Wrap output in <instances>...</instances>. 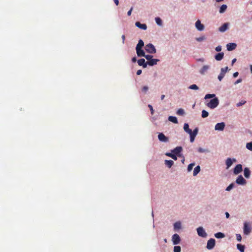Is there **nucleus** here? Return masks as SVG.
I'll return each mask as SVG.
<instances>
[{
  "label": "nucleus",
  "mask_w": 252,
  "mask_h": 252,
  "mask_svg": "<svg viewBox=\"0 0 252 252\" xmlns=\"http://www.w3.org/2000/svg\"><path fill=\"white\" fill-rule=\"evenodd\" d=\"M144 43L142 39L138 41V43L136 46V51L138 57H144L148 61L151 60L153 56L150 55H145L142 47L144 46Z\"/></svg>",
  "instance_id": "f257e3e1"
},
{
  "label": "nucleus",
  "mask_w": 252,
  "mask_h": 252,
  "mask_svg": "<svg viewBox=\"0 0 252 252\" xmlns=\"http://www.w3.org/2000/svg\"><path fill=\"white\" fill-rule=\"evenodd\" d=\"M219 104V99L217 97H215L208 102L206 104V105L209 108L213 109L216 108L218 106Z\"/></svg>",
  "instance_id": "f03ea898"
},
{
  "label": "nucleus",
  "mask_w": 252,
  "mask_h": 252,
  "mask_svg": "<svg viewBox=\"0 0 252 252\" xmlns=\"http://www.w3.org/2000/svg\"><path fill=\"white\" fill-rule=\"evenodd\" d=\"M252 231V227L250 222H245L244 223L243 232L244 234L248 235Z\"/></svg>",
  "instance_id": "7ed1b4c3"
},
{
  "label": "nucleus",
  "mask_w": 252,
  "mask_h": 252,
  "mask_svg": "<svg viewBox=\"0 0 252 252\" xmlns=\"http://www.w3.org/2000/svg\"><path fill=\"white\" fill-rule=\"evenodd\" d=\"M147 52L150 54H154L156 53V49L155 46L152 43L147 44L145 47Z\"/></svg>",
  "instance_id": "20e7f679"
},
{
  "label": "nucleus",
  "mask_w": 252,
  "mask_h": 252,
  "mask_svg": "<svg viewBox=\"0 0 252 252\" xmlns=\"http://www.w3.org/2000/svg\"><path fill=\"white\" fill-rule=\"evenodd\" d=\"M215 240L213 238H211L207 242L206 248L208 250H212L215 247Z\"/></svg>",
  "instance_id": "39448f33"
},
{
  "label": "nucleus",
  "mask_w": 252,
  "mask_h": 252,
  "mask_svg": "<svg viewBox=\"0 0 252 252\" xmlns=\"http://www.w3.org/2000/svg\"><path fill=\"white\" fill-rule=\"evenodd\" d=\"M172 241L174 245H177L180 243L181 239L177 234H174L172 237Z\"/></svg>",
  "instance_id": "423d86ee"
},
{
  "label": "nucleus",
  "mask_w": 252,
  "mask_h": 252,
  "mask_svg": "<svg viewBox=\"0 0 252 252\" xmlns=\"http://www.w3.org/2000/svg\"><path fill=\"white\" fill-rule=\"evenodd\" d=\"M197 234L199 236L202 237H206L207 235L202 227H199L197 228Z\"/></svg>",
  "instance_id": "0eeeda50"
},
{
  "label": "nucleus",
  "mask_w": 252,
  "mask_h": 252,
  "mask_svg": "<svg viewBox=\"0 0 252 252\" xmlns=\"http://www.w3.org/2000/svg\"><path fill=\"white\" fill-rule=\"evenodd\" d=\"M228 69V68L227 66L221 68V72L219 75L218 76V79L220 81H221L222 78L224 77L225 74L226 73Z\"/></svg>",
  "instance_id": "6e6552de"
},
{
  "label": "nucleus",
  "mask_w": 252,
  "mask_h": 252,
  "mask_svg": "<svg viewBox=\"0 0 252 252\" xmlns=\"http://www.w3.org/2000/svg\"><path fill=\"white\" fill-rule=\"evenodd\" d=\"M236 183L238 185H244L247 182L242 175H239L236 180Z\"/></svg>",
  "instance_id": "1a4fd4ad"
},
{
  "label": "nucleus",
  "mask_w": 252,
  "mask_h": 252,
  "mask_svg": "<svg viewBox=\"0 0 252 252\" xmlns=\"http://www.w3.org/2000/svg\"><path fill=\"white\" fill-rule=\"evenodd\" d=\"M224 127H225L224 123L221 122V123L217 124L215 126V129L216 130L222 131L224 129Z\"/></svg>",
  "instance_id": "9d476101"
},
{
  "label": "nucleus",
  "mask_w": 252,
  "mask_h": 252,
  "mask_svg": "<svg viewBox=\"0 0 252 252\" xmlns=\"http://www.w3.org/2000/svg\"><path fill=\"white\" fill-rule=\"evenodd\" d=\"M243 170L242 165L240 164H237L234 168L233 172L234 174L237 175L241 173Z\"/></svg>",
  "instance_id": "9b49d317"
},
{
  "label": "nucleus",
  "mask_w": 252,
  "mask_h": 252,
  "mask_svg": "<svg viewBox=\"0 0 252 252\" xmlns=\"http://www.w3.org/2000/svg\"><path fill=\"white\" fill-rule=\"evenodd\" d=\"M158 138L160 141L167 142L168 141V138L162 133H159L158 135Z\"/></svg>",
  "instance_id": "f8f14e48"
},
{
  "label": "nucleus",
  "mask_w": 252,
  "mask_h": 252,
  "mask_svg": "<svg viewBox=\"0 0 252 252\" xmlns=\"http://www.w3.org/2000/svg\"><path fill=\"white\" fill-rule=\"evenodd\" d=\"M195 27L199 31H202L204 29V26L201 23L199 20H198L195 23Z\"/></svg>",
  "instance_id": "ddd939ff"
},
{
  "label": "nucleus",
  "mask_w": 252,
  "mask_h": 252,
  "mask_svg": "<svg viewBox=\"0 0 252 252\" xmlns=\"http://www.w3.org/2000/svg\"><path fill=\"white\" fill-rule=\"evenodd\" d=\"M182 147L178 146V147H176L174 150H173L172 151V153H174L175 155H176V156L178 155L180 157V154L182 152Z\"/></svg>",
  "instance_id": "4468645a"
},
{
  "label": "nucleus",
  "mask_w": 252,
  "mask_h": 252,
  "mask_svg": "<svg viewBox=\"0 0 252 252\" xmlns=\"http://www.w3.org/2000/svg\"><path fill=\"white\" fill-rule=\"evenodd\" d=\"M237 45L234 43H230L227 44L226 47L228 51H232L236 49Z\"/></svg>",
  "instance_id": "2eb2a0df"
},
{
  "label": "nucleus",
  "mask_w": 252,
  "mask_h": 252,
  "mask_svg": "<svg viewBox=\"0 0 252 252\" xmlns=\"http://www.w3.org/2000/svg\"><path fill=\"white\" fill-rule=\"evenodd\" d=\"M233 161H236V159L235 158L232 159L229 158H227L226 160V169H228L232 165Z\"/></svg>",
  "instance_id": "dca6fc26"
},
{
  "label": "nucleus",
  "mask_w": 252,
  "mask_h": 252,
  "mask_svg": "<svg viewBox=\"0 0 252 252\" xmlns=\"http://www.w3.org/2000/svg\"><path fill=\"white\" fill-rule=\"evenodd\" d=\"M210 66L208 65H204L199 70L200 73L202 75L204 74L206 72H207Z\"/></svg>",
  "instance_id": "f3484780"
},
{
  "label": "nucleus",
  "mask_w": 252,
  "mask_h": 252,
  "mask_svg": "<svg viewBox=\"0 0 252 252\" xmlns=\"http://www.w3.org/2000/svg\"><path fill=\"white\" fill-rule=\"evenodd\" d=\"M137 63L139 65L142 66L143 68H146L147 66V63H145L144 59L138 60Z\"/></svg>",
  "instance_id": "a211bd4d"
},
{
  "label": "nucleus",
  "mask_w": 252,
  "mask_h": 252,
  "mask_svg": "<svg viewBox=\"0 0 252 252\" xmlns=\"http://www.w3.org/2000/svg\"><path fill=\"white\" fill-rule=\"evenodd\" d=\"M159 61L158 59H152L149 61H148L147 64L150 66H153L157 64V63Z\"/></svg>",
  "instance_id": "6ab92c4d"
},
{
  "label": "nucleus",
  "mask_w": 252,
  "mask_h": 252,
  "mask_svg": "<svg viewBox=\"0 0 252 252\" xmlns=\"http://www.w3.org/2000/svg\"><path fill=\"white\" fill-rule=\"evenodd\" d=\"M135 25L136 27L142 30H146L147 29V25L145 24H141L139 22H136L135 23Z\"/></svg>",
  "instance_id": "aec40b11"
},
{
  "label": "nucleus",
  "mask_w": 252,
  "mask_h": 252,
  "mask_svg": "<svg viewBox=\"0 0 252 252\" xmlns=\"http://www.w3.org/2000/svg\"><path fill=\"white\" fill-rule=\"evenodd\" d=\"M223 56L224 53L223 52H220L216 54L215 56V58L217 61H220L223 58Z\"/></svg>",
  "instance_id": "412c9836"
},
{
  "label": "nucleus",
  "mask_w": 252,
  "mask_h": 252,
  "mask_svg": "<svg viewBox=\"0 0 252 252\" xmlns=\"http://www.w3.org/2000/svg\"><path fill=\"white\" fill-rule=\"evenodd\" d=\"M228 23H224L219 28V31L221 32H224L228 29Z\"/></svg>",
  "instance_id": "4be33fe9"
},
{
  "label": "nucleus",
  "mask_w": 252,
  "mask_h": 252,
  "mask_svg": "<svg viewBox=\"0 0 252 252\" xmlns=\"http://www.w3.org/2000/svg\"><path fill=\"white\" fill-rule=\"evenodd\" d=\"M251 171L248 167H246L244 170V174L246 178H249L250 176Z\"/></svg>",
  "instance_id": "5701e85b"
},
{
  "label": "nucleus",
  "mask_w": 252,
  "mask_h": 252,
  "mask_svg": "<svg viewBox=\"0 0 252 252\" xmlns=\"http://www.w3.org/2000/svg\"><path fill=\"white\" fill-rule=\"evenodd\" d=\"M174 162L172 160H165V164L169 168L171 167V166L173 165Z\"/></svg>",
  "instance_id": "b1692460"
},
{
  "label": "nucleus",
  "mask_w": 252,
  "mask_h": 252,
  "mask_svg": "<svg viewBox=\"0 0 252 252\" xmlns=\"http://www.w3.org/2000/svg\"><path fill=\"white\" fill-rule=\"evenodd\" d=\"M184 129L186 132H187L189 134L191 133V129L189 128V126L188 124L186 123L184 124Z\"/></svg>",
  "instance_id": "393cba45"
},
{
  "label": "nucleus",
  "mask_w": 252,
  "mask_h": 252,
  "mask_svg": "<svg viewBox=\"0 0 252 252\" xmlns=\"http://www.w3.org/2000/svg\"><path fill=\"white\" fill-rule=\"evenodd\" d=\"M168 120L174 124L178 123V120L176 117L174 116H169L168 117Z\"/></svg>",
  "instance_id": "a878e982"
},
{
  "label": "nucleus",
  "mask_w": 252,
  "mask_h": 252,
  "mask_svg": "<svg viewBox=\"0 0 252 252\" xmlns=\"http://www.w3.org/2000/svg\"><path fill=\"white\" fill-rule=\"evenodd\" d=\"M181 228V223L180 221L176 222L174 224V228L175 230L179 229Z\"/></svg>",
  "instance_id": "bb28decb"
},
{
  "label": "nucleus",
  "mask_w": 252,
  "mask_h": 252,
  "mask_svg": "<svg viewBox=\"0 0 252 252\" xmlns=\"http://www.w3.org/2000/svg\"><path fill=\"white\" fill-rule=\"evenodd\" d=\"M215 236L217 238H223L225 237V235L221 232H218L215 234Z\"/></svg>",
  "instance_id": "cd10ccee"
},
{
  "label": "nucleus",
  "mask_w": 252,
  "mask_h": 252,
  "mask_svg": "<svg viewBox=\"0 0 252 252\" xmlns=\"http://www.w3.org/2000/svg\"><path fill=\"white\" fill-rule=\"evenodd\" d=\"M237 248L241 252H244L245 246L244 245H242L240 244H238L237 245Z\"/></svg>",
  "instance_id": "c85d7f7f"
},
{
  "label": "nucleus",
  "mask_w": 252,
  "mask_h": 252,
  "mask_svg": "<svg viewBox=\"0 0 252 252\" xmlns=\"http://www.w3.org/2000/svg\"><path fill=\"white\" fill-rule=\"evenodd\" d=\"M200 171V167L199 165L195 167L193 170V176H196Z\"/></svg>",
  "instance_id": "c756f323"
},
{
  "label": "nucleus",
  "mask_w": 252,
  "mask_h": 252,
  "mask_svg": "<svg viewBox=\"0 0 252 252\" xmlns=\"http://www.w3.org/2000/svg\"><path fill=\"white\" fill-rule=\"evenodd\" d=\"M226 8H227L226 5H225V4L222 5L220 6V10H219L220 13H223L226 10Z\"/></svg>",
  "instance_id": "7c9ffc66"
},
{
  "label": "nucleus",
  "mask_w": 252,
  "mask_h": 252,
  "mask_svg": "<svg viewBox=\"0 0 252 252\" xmlns=\"http://www.w3.org/2000/svg\"><path fill=\"white\" fill-rule=\"evenodd\" d=\"M215 97H216V95L215 94H207L205 95V97H204V98L205 99H209V98H215Z\"/></svg>",
  "instance_id": "2f4dec72"
},
{
  "label": "nucleus",
  "mask_w": 252,
  "mask_h": 252,
  "mask_svg": "<svg viewBox=\"0 0 252 252\" xmlns=\"http://www.w3.org/2000/svg\"><path fill=\"white\" fill-rule=\"evenodd\" d=\"M166 156L171 157L173 159L176 160L177 159V156L175 155L174 153H167L166 154Z\"/></svg>",
  "instance_id": "473e14b6"
},
{
  "label": "nucleus",
  "mask_w": 252,
  "mask_h": 252,
  "mask_svg": "<svg viewBox=\"0 0 252 252\" xmlns=\"http://www.w3.org/2000/svg\"><path fill=\"white\" fill-rule=\"evenodd\" d=\"M155 21H156V23L159 25V26H161L162 24V20H161V19L159 17H156L155 18Z\"/></svg>",
  "instance_id": "72a5a7b5"
},
{
  "label": "nucleus",
  "mask_w": 252,
  "mask_h": 252,
  "mask_svg": "<svg viewBox=\"0 0 252 252\" xmlns=\"http://www.w3.org/2000/svg\"><path fill=\"white\" fill-rule=\"evenodd\" d=\"M208 115H209V113L207 111H206L205 110H203L202 111L201 116L202 118H206L208 116Z\"/></svg>",
  "instance_id": "f704fd0d"
},
{
  "label": "nucleus",
  "mask_w": 252,
  "mask_h": 252,
  "mask_svg": "<svg viewBox=\"0 0 252 252\" xmlns=\"http://www.w3.org/2000/svg\"><path fill=\"white\" fill-rule=\"evenodd\" d=\"M198 129L197 127H196L194 130L193 131H192V130H191V133H189V134H191L192 135H194L195 136H196V135L197 134V133H198Z\"/></svg>",
  "instance_id": "c9c22d12"
},
{
  "label": "nucleus",
  "mask_w": 252,
  "mask_h": 252,
  "mask_svg": "<svg viewBox=\"0 0 252 252\" xmlns=\"http://www.w3.org/2000/svg\"><path fill=\"white\" fill-rule=\"evenodd\" d=\"M189 88L190 89H191V90H197L198 89V86L195 84H193V85L189 86Z\"/></svg>",
  "instance_id": "e433bc0d"
},
{
  "label": "nucleus",
  "mask_w": 252,
  "mask_h": 252,
  "mask_svg": "<svg viewBox=\"0 0 252 252\" xmlns=\"http://www.w3.org/2000/svg\"><path fill=\"white\" fill-rule=\"evenodd\" d=\"M184 113H185L184 110L182 108L178 109L177 112V114L179 115H183L184 114Z\"/></svg>",
  "instance_id": "4c0bfd02"
},
{
  "label": "nucleus",
  "mask_w": 252,
  "mask_h": 252,
  "mask_svg": "<svg viewBox=\"0 0 252 252\" xmlns=\"http://www.w3.org/2000/svg\"><path fill=\"white\" fill-rule=\"evenodd\" d=\"M246 147L250 151H252V142L248 143L246 145Z\"/></svg>",
  "instance_id": "58836bf2"
},
{
  "label": "nucleus",
  "mask_w": 252,
  "mask_h": 252,
  "mask_svg": "<svg viewBox=\"0 0 252 252\" xmlns=\"http://www.w3.org/2000/svg\"><path fill=\"white\" fill-rule=\"evenodd\" d=\"M194 165H195L194 163H192L189 164L188 165V171L189 172L190 171L192 170V169Z\"/></svg>",
  "instance_id": "ea45409f"
},
{
  "label": "nucleus",
  "mask_w": 252,
  "mask_h": 252,
  "mask_svg": "<svg viewBox=\"0 0 252 252\" xmlns=\"http://www.w3.org/2000/svg\"><path fill=\"white\" fill-rule=\"evenodd\" d=\"M174 252H181V247L180 246H175L174 247Z\"/></svg>",
  "instance_id": "a19ab883"
},
{
  "label": "nucleus",
  "mask_w": 252,
  "mask_h": 252,
  "mask_svg": "<svg viewBox=\"0 0 252 252\" xmlns=\"http://www.w3.org/2000/svg\"><path fill=\"white\" fill-rule=\"evenodd\" d=\"M234 187V184L233 183L230 184L226 189V191H230Z\"/></svg>",
  "instance_id": "79ce46f5"
},
{
  "label": "nucleus",
  "mask_w": 252,
  "mask_h": 252,
  "mask_svg": "<svg viewBox=\"0 0 252 252\" xmlns=\"http://www.w3.org/2000/svg\"><path fill=\"white\" fill-rule=\"evenodd\" d=\"M148 89H149L148 87L145 86H144L143 87H142V91L145 94V93H147V92L148 91Z\"/></svg>",
  "instance_id": "37998d69"
},
{
  "label": "nucleus",
  "mask_w": 252,
  "mask_h": 252,
  "mask_svg": "<svg viewBox=\"0 0 252 252\" xmlns=\"http://www.w3.org/2000/svg\"><path fill=\"white\" fill-rule=\"evenodd\" d=\"M148 106L150 108V111H151V114L152 115H153L154 113V110L153 109V106L151 104H149L148 105Z\"/></svg>",
  "instance_id": "c03bdc74"
},
{
  "label": "nucleus",
  "mask_w": 252,
  "mask_h": 252,
  "mask_svg": "<svg viewBox=\"0 0 252 252\" xmlns=\"http://www.w3.org/2000/svg\"><path fill=\"white\" fill-rule=\"evenodd\" d=\"M246 102V101L242 100L241 101L239 102V103H238L237 104V106H238V107L241 106L243 105V104H244Z\"/></svg>",
  "instance_id": "a18cd8bd"
},
{
  "label": "nucleus",
  "mask_w": 252,
  "mask_h": 252,
  "mask_svg": "<svg viewBox=\"0 0 252 252\" xmlns=\"http://www.w3.org/2000/svg\"><path fill=\"white\" fill-rule=\"evenodd\" d=\"M236 239L238 241H241L242 240V237L241 234H236Z\"/></svg>",
  "instance_id": "49530a36"
},
{
  "label": "nucleus",
  "mask_w": 252,
  "mask_h": 252,
  "mask_svg": "<svg viewBox=\"0 0 252 252\" xmlns=\"http://www.w3.org/2000/svg\"><path fill=\"white\" fill-rule=\"evenodd\" d=\"M207 151V150H206L205 149H204L202 148H199L198 149V152L199 153H205Z\"/></svg>",
  "instance_id": "de8ad7c7"
},
{
  "label": "nucleus",
  "mask_w": 252,
  "mask_h": 252,
  "mask_svg": "<svg viewBox=\"0 0 252 252\" xmlns=\"http://www.w3.org/2000/svg\"><path fill=\"white\" fill-rule=\"evenodd\" d=\"M189 135H190V141L191 143H192L194 141V139H195V136H194V135H192L191 134H189Z\"/></svg>",
  "instance_id": "09e8293b"
},
{
  "label": "nucleus",
  "mask_w": 252,
  "mask_h": 252,
  "mask_svg": "<svg viewBox=\"0 0 252 252\" xmlns=\"http://www.w3.org/2000/svg\"><path fill=\"white\" fill-rule=\"evenodd\" d=\"M215 50L217 52H220L221 50V46L219 45L216 47Z\"/></svg>",
  "instance_id": "8fccbe9b"
},
{
  "label": "nucleus",
  "mask_w": 252,
  "mask_h": 252,
  "mask_svg": "<svg viewBox=\"0 0 252 252\" xmlns=\"http://www.w3.org/2000/svg\"><path fill=\"white\" fill-rule=\"evenodd\" d=\"M204 39H205V37L204 36H202V37H199L198 38H197L196 40L198 41H201L203 40Z\"/></svg>",
  "instance_id": "3c124183"
},
{
  "label": "nucleus",
  "mask_w": 252,
  "mask_h": 252,
  "mask_svg": "<svg viewBox=\"0 0 252 252\" xmlns=\"http://www.w3.org/2000/svg\"><path fill=\"white\" fill-rule=\"evenodd\" d=\"M133 10V8L131 7L130 10L127 12V15L128 16H130L131 15V12Z\"/></svg>",
  "instance_id": "603ef678"
},
{
  "label": "nucleus",
  "mask_w": 252,
  "mask_h": 252,
  "mask_svg": "<svg viewBox=\"0 0 252 252\" xmlns=\"http://www.w3.org/2000/svg\"><path fill=\"white\" fill-rule=\"evenodd\" d=\"M142 73V70L141 69H139L137 71L136 74L137 75H139Z\"/></svg>",
  "instance_id": "864d4df0"
},
{
  "label": "nucleus",
  "mask_w": 252,
  "mask_h": 252,
  "mask_svg": "<svg viewBox=\"0 0 252 252\" xmlns=\"http://www.w3.org/2000/svg\"><path fill=\"white\" fill-rule=\"evenodd\" d=\"M242 82V79H238V80L235 82V84H237L239 83H240V82Z\"/></svg>",
  "instance_id": "5fc2aeb1"
},
{
  "label": "nucleus",
  "mask_w": 252,
  "mask_h": 252,
  "mask_svg": "<svg viewBox=\"0 0 252 252\" xmlns=\"http://www.w3.org/2000/svg\"><path fill=\"white\" fill-rule=\"evenodd\" d=\"M113 1L116 5H119V0H113Z\"/></svg>",
  "instance_id": "6e6d98bb"
},
{
  "label": "nucleus",
  "mask_w": 252,
  "mask_h": 252,
  "mask_svg": "<svg viewBox=\"0 0 252 252\" xmlns=\"http://www.w3.org/2000/svg\"><path fill=\"white\" fill-rule=\"evenodd\" d=\"M122 40H123V43H125V35H123L122 36Z\"/></svg>",
  "instance_id": "4d7b16f0"
},
{
  "label": "nucleus",
  "mask_w": 252,
  "mask_h": 252,
  "mask_svg": "<svg viewBox=\"0 0 252 252\" xmlns=\"http://www.w3.org/2000/svg\"><path fill=\"white\" fill-rule=\"evenodd\" d=\"M238 74H239V73H238V72H236L234 73V74H233V77H237V76H238Z\"/></svg>",
  "instance_id": "13d9d810"
},
{
  "label": "nucleus",
  "mask_w": 252,
  "mask_h": 252,
  "mask_svg": "<svg viewBox=\"0 0 252 252\" xmlns=\"http://www.w3.org/2000/svg\"><path fill=\"white\" fill-rule=\"evenodd\" d=\"M136 61V57H133L132 58V62L134 63Z\"/></svg>",
  "instance_id": "bf43d9fd"
},
{
  "label": "nucleus",
  "mask_w": 252,
  "mask_h": 252,
  "mask_svg": "<svg viewBox=\"0 0 252 252\" xmlns=\"http://www.w3.org/2000/svg\"><path fill=\"white\" fill-rule=\"evenodd\" d=\"M236 61V59H234L232 61V65H233Z\"/></svg>",
  "instance_id": "052dcab7"
},
{
  "label": "nucleus",
  "mask_w": 252,
  "mask_h": 252,
  "mask_svg": "<svg viewBox=\"0 0 252 252\" xmlns=\"http://www.w3.org/2000/svg\"><path fill=\"white\" fill-rule=\"evenodd\" d=\"M225 216L226 218H228L229 217V214L228 212L225 213Z\"/></svg>",
  "instance_id": "680f3d73"
},
{
  "label": "nucleus",
  "mask_w": 252,
  "mask_h": 252,
  "mask_svg": "<svg viewBox=\"0 0 252 252\" xmlns=\"http://www.w3.org/2000/svg\"><path fill=\"white\" fill-rule=\"evenodd\" d=\"M164 97H165V95L164 94H162L161 95V100H163L164 98Z\"/></svg>",
  "instance_id": "e2e57ef3"
},
{
  "label": "nucleus",
  "mask_w": 252,
  "mask_h": 252,
  "mask_svg": "<svg viewBox=\"0 0 252 252\" xmlns=\"http://www.w3.org/2000/svg\"><path fill=\"white\" fill-rule=\"evenodd\" d=\"M198 61H199L200 62H204V59H199L198 60Z\"/></svg>",
  "instance_id": "0e129e2a"
},
{
  "label": "nucleus",
  "mask_w": 252,
  "mask_h": 252,
  "mask_svg": "<svg viewBox=\"0 0 252 252\" xmlns=\"http://www.w3.org/2000/svg\"><path fill=\"white\" fill-rule=\"evenodd\" d=\"M250 69H251V71L252 73V65H250Z\"/></svg>",
  "instance_id": "69168bd1"
},
{
  "label": "nucleus",
  "mask_w": 252,
  "mask_h": 252,
  "mask_svg": "<svg viewBox=\"0 0 252 252\" xmlns=\"http://www.w3.org/2000/svg\"><path fill=\"white\" fill-rule=\"evenodd\" d=\"M217 2H220V1H222L223 0H216Z\"/></svg>",
  "instance_id": "338daca9"
},
{
  "label": "nucleus",
  "mask_w": 252,
  "mask_h": 252,
  "mask_svg": "<svg viewBox=\"0 0 252 252\" xmlns=\"http://www.w3.org/2000/svg\"><path fill=\"white\" fill-rule=\"evenodd\" d=\"M251 4L252 5V1L250 2Z\"/></svg>",
  "instance_id": "774afa93"
}]
</instances>
